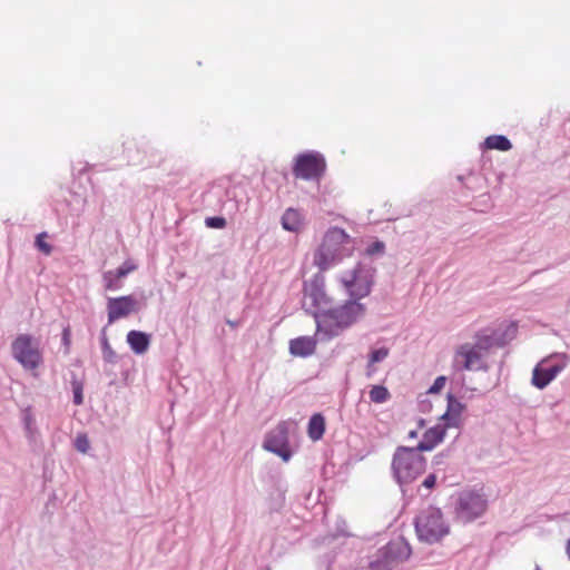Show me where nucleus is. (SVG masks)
<instances>
[{"mask_svg": "<svg viewBox=\"0 0 570 570\" xmlns=\"http://www.w3.org/2000/svg\"><path fill=\"white\" fill-rule=\"evenodd\" d=\"M415 530L419 538L429 543L438 542L449 531L442 513L438 509H429L422 512L416 518Z\"/></svg>", "mask_w": 570, "mask_h": 570, "instance_id": "7", "label": "nucleus"}, {"mask_svg": "<svg viewBox=\"0 0 570 570\" xmlns=\"http://www.w3.org/2000/svg\"><path fill=\"white\" fill-rule=\"evenodd\" d=\"M127 343L136 354H144L150 345V335L140 331H130L127 334Z\"/></svg>", "mask_w": 570, "mask_h": 570, "instance_id": "19", "label": "nucleus"}, {"mask_svg": "<svg viewBox=\"0 0 570 570\" xmlns=\"http://www.w3.org/2000/svg\"><path fill=\"white\" fill-rule=\"evenodd\" d=\"M304 226V215L295 208H287L282 216V227L285 230L299 233Z\"/></svg>", "mask_w": 570, "mask_h": 570, "instance_id": "18", "label": "nucleus"}, {"mask_svg": "<svg viewBox=\"0 0 570 570\" xmlns=\"http://www.w3.org/2000/svg\"><path fill=\"white\" fill-rule=\"evenodd\" d=\"M485 510L487 500L482 494L474 491H465L461 493L456 513L462 521H472L483 514Z\"/></svg>", "mask_w": 570, "mask_h": 570, "instance_id": "9", "label": "nucleus"}, {"mask_svg": "<svg viewBox=\"0 0 570 570\" xmlns=\"http://www.w3.org/2000/svg\"><path fill=\"white\" fill-rule=\"evenodd\" d=\"M75 448L77 449V451H79L81 453L88 452V450L90 448V443H89V440L86 434H78L76 436Z\"/></svg>", "mask_w": 570, "mask_h": 570, "instance_id": "28", "label": "nucleus"}, {"mask_svg": "<svg viewBox=\"0 0 570 570\" xmlns=\"http://www.w3.org/2000/svg\"><path fill=\"white\" fill-rule=\"evenodd\" d=\"M317 341L312 336H299L289 341V353L296 357H308L316 351Z\"/></svg>", "mask_w": 570, "mask_h": 570, "instance_id": "15", "label": "nucleus"}, {"mask_svg": "<svg viewBox=\"0 0 570 570\" xmlns=\"http://www.w3.org/2000/svg\"><path fill=\"white\" fill-rule=\"evenodd\" d=\"M138 302L132 295L109 298L107 302L108 323L112 324L119 318L138 312Z\"/></svg>", "mask_w": 570, "mask_h": 570, "instance_id": "14", "label": "nucleus"}, {"mask_svg": "<svg viewBox=\"0 0 570 570\" xmlns=\"http://www.w3.org/2000/svg\"><path fill=\"white\" fill-rule=\"evenodd\" d=\"M332 299L325 293L323 276H314L308 283L304 284L303 308L312 314L316 322L322 313L331 308Z\"/></svg>", "mask_w": 570, "mask_h": 570, "instance_id": "5", "label": "nucleus"}, {"mask_svg": "<svg viewBox=\"0 0 570 570\" xmlns=\"http://www.w3.org/2000/svg\"><path fill=\"white\" fill-rule=\"evenodd\" d=\"M446 429L448 426H445L444 424L429 429L428 431H425L422 441L417 444L415 449H417L420 452L433 450L438 444H440L443 441Z\"/></svg>", "mask_w": 570, "mask_h": 570, "instance_id": "16", "label": "nucleus"}, {"mask_svg": "<svg viewBox=\"0 0 570 570\" xmlns=\"http://www.w3.org/2000/svg\"><path fill=\"white\" fill-rule=\"evenodd\" d=\"M102 282L105 289L107 291H118L122 287V282L114 271H107L102 274Z\"/></svg>", "mask_w": 570, "mask_h": 570, "instance_id": "23", "label": "nucleus"}, {"mask_svg": "<svg viewBox=\"0 0 570 570\" xmlns=\"http://www.w3.org/2000/svg\"><path fill=\"white\" fill-rule=\"evenodd\" d=\"M13 358L26 370L37 376V370L43 363L39 343L30 334H19L11 343Z\"/></svg>", "mask_w": 570, "mask_h": 570, "instance_id": "4", "label": "nucleus"}, {"mask_svg": "<svg viewBox=\"0 0 570 570\" xmlns=\"http://www.w3.org/2000/svg\"><path fill=\"white\" fill-rule=\"evenodd\" d=\"M445 383H446L445 376L436 377L434 383L432 384V386L429 389V392L430 393H439L445 386Z\"/></svg>", "mask_w": 570, "mask_h": 570, "instance_id": "32", "label": "nucleus"}, {"mask_svg": "<svg viewBox=\"0 0 570 570\" xmlns=\"http://www.w3.org/2000/svg\"><path fill=\"white\" fill-rule=\"evenodd\" d=\"M137 269V265L132 261H126L120 267L114 271L118 278L122 279Z\"/></svg>", "mask_w": 570, "mask_h": 570, "instance_id": "24", "label": "nucleus"}, {"mask_svg": "<svg viewBox=\"0 0 570 570\" xmlns=\"http://www.w3.org/2000/svg\"><path fill=\"white\" fill-rule=\"evenodd\" d=\"M412 554L410 544L399 538L381 548L377 557L370 563L371 570H392L394 567L406 561Z\"/></svg>", "mask_w": 570, "mask_h": 570, "instance_id": "6", "label": "nucleus"}, {"mask_svg": "<svg viewBox=\"0 0 570 570\" xmlns=\"http://www.w3.org/2000/svg\"><path fill=\"white\" fill-rule=\"evenodd\" d=\"M354 252L353 238L340 227L328 228L314 252L313 263L320 271L324 272Z\"/></svg>", "mask_w": 570, "mask_h": 570, "instance_id": "1", "label": "nucleus"}, {"mask_svg": "<svg viewBox=\"0 0 570 570\" xmlns=\"http://www.w3.org/2000/svg\"><path fill=\"white\" fill-rule=\"evenodd\" d=\"M206 225L210 228H224L226 219L224 217H208L206 218Z\"/></svg>", "mask_w": 570, "mask_h": 570, "instance_id": "31", "label": "nucleus"}, {"mask_svg": "<svg viewBox=\"0 0 570 570\" xmlns=\"http://www.w3.org/2000/svg\"><path fill=\"white\" fill-rule=\"evenodd\" d=\"M435 481H436V478L434 474H430L428 475L424 481H423V485L428 489H432L434 485H435Z\"/></svg>", "mask_w": 570, "mask_h": 570, "instance_id": "34", "label": "nucleus"}, {"mask_svg": "<svg viewBox=\"0 0 570 570\" xmlns=\"http://www.w3.org/2000/svg\"><path fill=\"white\" fill-rule=\"evenodd\" d=\"M389 353H390V351L386 347H381V348L373 351L368 357V367H371L373 364L386 358Z\"/></svg>", "mask_w": 570, "mask_h": 570, "instance_id": "27", "label": "nucleus"}, {"mask_svg": "<svg viewBox=\"0 0 570 570\" xmlns=\"http://www.w3.org/2000/svg\"><path fill=\"white\" fill-rule=\"evenodd\" d=\"M364 314V304L352 298L338 307H331L326 313H322L317 321V331L324 332L328 336H335L363 317Z\"/></svg>", "mask_w": 570, "mask_h": 570, "instance_id": "2", "label": "nucleus"}, {"mask_svg": "<svg viewBox=\"0 0 570 570\" xmlns=\"http://www.w3.org/2000/svg\"><path fill=\"white\" fill-rule=\"evenodd\" d=\"M384 249H385L384 243L381 240H376L366 248V254L370 256L375 255V254H383Z\"/></svg>", "mask_w": 570, "mask_h": 570, "instance_id": "30", "label": "nucleus"}, {"mask_svg": "<svg viewBox=\"0 0 570 570\" xmlns=\"http://www.w3.org/2000/svg\"><path fill=\"white\" fill-rule=\"evenodd\" d=\"M288 431L285 423L278 424L272 430L265 441L264 449L281 456L284 461H288L292 453L287 440Z\"/></svg>", "mask_w": 570, "mask_h": 570, "instance_id": "12", "label": "nucleus"}, {"mask_svg": "<svg viewBox=\"0 0 570 570\" xmlns=\"http://www.w3.org/2000/svg\"><path fill=\"white\" fill-rule=\"evenodd\" d=\"M423 426H424V421H423V420H420V421H419V429H423Z\"/></svg>", "mask_w": 570, "mask_h": 570, "instance_id": "37", "label": "nucleus"}, {"mask_svg": "<svg viewBox=\"0 0 570 570\" xmlns=\"http://www.w3.org/2000/svg\"><path fill=\"white\" fill-rule=\"evenodd\" d=\"M417 436H419V431L417 430H413V431L409 432V438L410 439H416Z\"/></svg>", "mask_w": 570, "mask_h": 570, "instance_id": "35", "label": "nucleus"}, {"mask_svg": "<svg viewBox=\"0 0 570 570\" xmlns=\"http://www.w3.org/2000/svg\"><path fill=\"white\" fill-rule=\"evenodd\" d=\"M325 169L324 158L316 154H304L296 158L293 174L296 178L314 179L318 178Z\"/></svg>", "mask_w": 570, "mask_h": 570, "instance_id": "11", "label": "nucleus"}, {"mask_svg": "<svg viewBox=\"0 0 570 570\" xmlns=\"http://www.w3.org/2000/svg\"><path fill=\"white\" fill-rule=\"evenodd\" d=\"M47 236V233H40L36 237V247L45 255H50L52 252V247L49 243L46 242Z\"/></svg>", "mask_w": 570, "mask_h": 570, "instance_id": "25", "label": "nucleus"}, {"mask_svg": "<svg viewBox=\"0 0 570 570\" xmlns=\"http://www.w3.org/2000/svg\"><path fill=\"white\" fill-rule=\"evenodd\" d=\"M101 344H102V354H104L105 361H107L109 363L115 362L117 358V355H116V352L111 348L107 336H102Z\"/></svg>", "mask_w": 570, "mask_h": 570, "instance_id": "26", "label": "nucleus"}, {"mask_svg": "<svg viewBox=\"0 0 570 570\" xmlns=\"http://www.w3.org/2000/svg\"><path fill=\"white\" fill-rule=\"evenodd\" d=\"M62 344L66 348V353H68L71 345V331L69 326L65 327L62 331Z\"/></svg>", "mask_w": 570, "mask_h": 570, "instance_id": "33", "label": "nucleus"}, {"mask_svg": "<svg viewBox=\"0 0 570 570\" xmlns=\"http://www.w3.org/2000/svg\"><path fill=\"white\" fill-rule=\"evenodd\" d=\"M551 358H543L532 371L531 383L539 390L548 386L567 365L566 361L550 364Z\"/></svg>", "mask_w": 570, "mask_h": 570, "instance_id": "13", "label": "nucleus"}, {"mask_svg": "<svg viewBox=\"0 0 570 570\" xmlns=\"http://www.w3.org/2000/svg\"><path fill=\"white\" fill-rule=\"evenodd\" d=\"M73 403L81 405L83 402L82 384L78 381H72Z\"/></svg>", "mask_w": 570, "mask_h": 570, "instance_id": "29", "label": "nucleus"}, {"mask_svg": "<svg viewBox=\"0 0 570 570\" xmlns=\"http://www.w3.org/2000/svg\"><path fill=\"white\" fill-rule=\"evenodd\" d=\"M341 282L351 298L358 301L371 293L373 271L365 268L362 264H357L352 271L345 272L341 276Z\"/></svg>", "mask_w": 570, "mask_h": 570, "instance_id": "8", "label": "nucleus"}, {"mask_svg": "<svg viewBox=\"0 0 570 570\" xmlns=\"http://www.w3.org/2000/svg\"><path fill=\"white\" fill-rule=\"evenodd\" d=\"M464 406L452 395L448 397V409L442 415L444 425L448 428H459L462 423V412Z\"/></svg>", "mask_w": 570, "mask_h": 570, "instance_id": "17", "label": "nucleus"}, {"mask_svg": "<svg viewBox=\"0 0 570 570\" xmlns=\"http://www.w3.org/2000/svg\"><path fill=\"white\" fill-rule=\"evenodd\" d=\"M566 550H567V554H568V557L570 559V539L567 542Z\"/></svg>", "mask_w": 570, "mask_h": 570, "instance_id": "36", "label": "nucleus"}, {"mask_svg": "<svg viewBox=\"0 0 570 570\" xmlns=\"http://www.w3.org/2000/svg\"><path fill=\"white\" fill-rule=\"evenodd\" d=\"M368 395L370 400L376 404L385 403L391 397L390 391L383 385H373Z\"/></svg>", "mask_w": 570, "mask_h": 570, "instance_id": "22", "label": "nucleus"}, {"mask_svg": "<svg viewBox=\"0 0 570 570\" xmlns=\"http://www.w3.org/2000/svg\"><path fill=\"white\" fill-rule=\"evenodd\" d=\"M484 146L487 149H497L508 151L512 148L510 140L502 135H492L485 138Z\"/></svg>", "mask_w": 570, "mask_h": 570, "instance_id": "21", "label": "nucleus"}, {"mask_svg": "<svg viewBox=\"0 0 570 570\" xmlns=\"http://www.w3.org/2000/svg\"><path fill=\"white\" fill-rule=\"evenodd\" d=\"M325 432V419L321 413L312 415L307 426L308 438L313 441H318L323 438Z\"/></svg>", "mask_w": 570, "mask_h": 570, "instance_id": "20", "label": "nucleus"}, {"mask_svg": "<svg viewBox=\"0 0 570 570\" xmlns=\"http://www.w3.org/2000/svg\"><path fill=\"white\" fill-rule=\"evenodd\" d=\"M426 466V460L415 448L400 446L396 449L392 470L399 483H411L421 475Z\"/></svg>", "mask_w": 570, "mask_h": 570, "instance_id": "3", "label": "nucleus"}, {"mask_svg": "<svg viewBox=\"0 0 570 570\" xmlns=\"http://www.w3.org/2000/svg\"><path fill=\"white\" fill-rule=\"evenodd\" d=\"M482 346L480 344L464 343L460 345L453 356V368L456 371H476L482 367Z\"/></svg>", "mask_w": 570, "mask_h": 570, "instance_id": "10", "label": "nucleus"}]
</instances>
